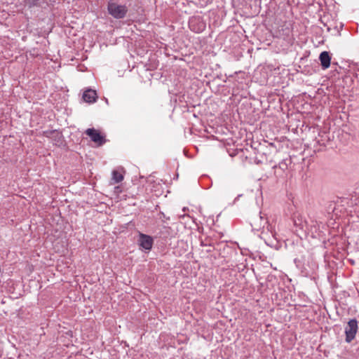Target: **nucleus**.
Returning <instances> with one entry per match:
<instances>
[{
  "mask_svg": "<svg viewBox=\"0 0 359 359\" xmlns=\"http://www.w3.org/2000/svg\"><path fill=\"white\" fill-rule=\"evenodd\" d=\"M128 8L126 5H121L109 1L107 4V11L115 19H123L126 16Z\"/></svg>",
  "mask_w": 359,
  "mask_h": 359,
  "instance_id": "nucleus-1",
  "label": "nucleus"
},
{
  "mask_svg": "<svg viewBox=\"0 0 359 359\" xmlns=\"http://www.w3.org/2000/svg\"><path fill=\"white\" fill-rule=\"evenodd\" d=\"M358 330V322L355 318L351 319L345 327V341L351 343L356 336Z\"/></svg>",
  "mask_w": 359,
  "mask_h": 359,
  "instance_id": "nucleus-2",
  "label": "nucleus"
},
{
  "mask_svg": "<svg viewBox=\"0 0 359 359\" xmlns=\"http://www.w3.org/2000/svg\"><path fill=\"white\" fill-rule=\"evenodd\" d=\"M321 224V222H318V221L316 220H311L310 224L306 222L305 231H307L309 233H311V237L317 238L320 236L321 231L320 230V227Z\"/></svg>",
  "mask_w": 359,
  "mask_h": 359,
  "instance_id": "nucleus-3",
  "label": "nucleus"
},
{
  "mask_svg": "<svg viewBox=\"0 0 359 359\" xmlns=\"http://www.w3.org/2000/svg\"><path fill=\"white\" fill-rule=\"evenodd\" d=\"M85 133L89 136L93 142L101 146L106 142L105 137L102 135L95 128H88Z\"/></svg>",
  "mask_w": 359,
  "mask_h": 359,
  "instance_id": "nucleus-4",
  "label": "nucleus"
},
{
  "mask_svg": "<svg viewBox=\"0 0 359 359\" xmlns=\"http://www.w3.org/2000/svg\"><path fill=\"white\" fill-rule=\"evenodd\" d=\"M138 243L142 248L146 250H150L152 248L154 241L151 236L140 233Z\"/></svg>",
  "mask_w": 359,
  "mask_h": 359,
  "instance_id": "nucleus-5",
  "label": "nucleus"
},
{
  "mask_svg": "<svg viewBox=\"0 0 359 359\" xmlns=\"http://www.w3.org/2000/svg\"><path fill=\"white\" fill-rule=\"evenodd\" d=\"M97 98V95L95 90L89 88L83 92V99L86 102L93 103L96 102Z\"/></svg>",
  "mask_w": 359,
  "mask_h": 359,
  "instance_id": "nucleus-6",
  "label": "nucleus"
},
{
  "mask_svg": "<svg viewBox=\"0 0 359 359\" xmlns=\"http://www.w3.org/2000/svg\"><path fill=\"white\" fill-rule=\"evenodd\" d=\"M319 60L320 61V65L323 69H326L330 67L331 57L329 52L323 51L320 54Z\"/></svg>",
  "mask_w": 359,
  "mask_h": 359,
  "instance_id": "nucleus-7",
  "label": "nucleus"
},
{
  "mask_svg": "<svg viewBox=\"0 0 359 359\" xmlns=\"http://www.w3.org/2000/svg\"><path fill=\"white\" fill-rule=\"evenodd\" d=\"M111 180L114 181V183H118L123 180V176L120 172L117 170H114L112 172Z\"/></svg>",
  "mask_w": 359,
  "mask_h": 359,
  "instance_id": "nucleus-8",
  "label": "nucleus"
},
{
  "mask_svg": "<svg viewBox=\"0 0 359 359\" xmlns=\"http://www.w3.org/2000/svg\"><path fill=\"white\" fill-rule=\"evenodd\" d=\"M195 20H191V21L189 22V26H190V27L191 28V29H192V30L195 31L196 32H202V31L204 29L205 27V24H204V23H203V22H201V23L200 24V25H199L198 28H197V29H196V28H193V27H193V23H194V22Z\"/></svg>",
  "mask_w": 359,
  "mask_h": 359,
  "instance_id": "nucleus-9",
  "label": "nucleus"
},
{
  "mask_svg": "<svg viewBox=\"0 0 359 359\" xmlns=\"http://www.w3.org/2000/svg\"><path fill=\"white\" fill-rule=\"evenodd\" d=\"M287 161H290V160H287V159L283 160L280 163H279L278 165H275V166H273V168L278 167L282 170H285L287 169V166H288V164L287 162Z\"/></svg>",
  "mask_w": 359,
  "mask_h": 359,
  "instance_id": "nucleus-10",
  "label": "nucleus"
},
{
  "mask_svg": "<svg viewBox=\"0 0 359 359\" xmlns=\"http://www.w3.org/2000/svg\"><path fill=\"white\" fill-rule=\"evenodd\" d=\"M44 135L46 137H51V135H56V136H58L59 133L57 132H56L55 130L54 131H45L44 133Z\"/></svg>",
  "mask_w": 359,
  "mask_h": 359,
  "instance_id": "nucleus-11",
  "label": "nucleus"
},
{
  "mask_svg": "<svg viewBox=\"0 0 359 359\" xmlns=\"http://www.w3.org/2000/svg\"><path fill=\"white\" fill-rule=\"evenodd\" d=\"M160 215V219L162 220L163 222H165L167 220L169 219V217H166L163 212H161Z\"/></svg>",
  "mask_w": 359,
  "mask_h": 359,
  "instance_id": "nucleus-12",
  "label": "nucleus"
}]
</instances>
